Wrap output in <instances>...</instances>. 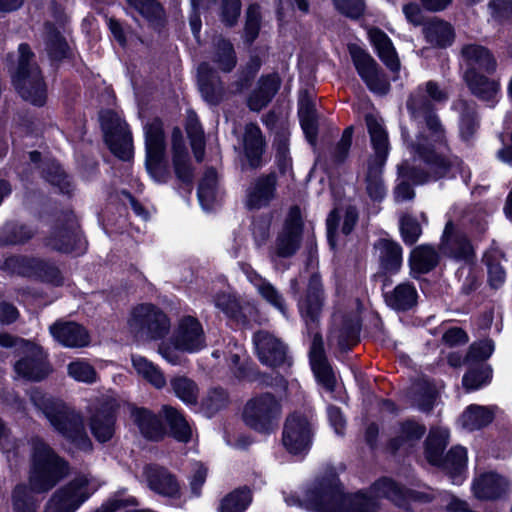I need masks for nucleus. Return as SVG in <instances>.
<instances>
[{"instance_id": "nucleus-1", "label": "nucleus", "mask_w": 512, "mask_h": 512, "mask_svg": "<svg viewBox=\"0 0 512 512\" xmlns=\"http://www.w3.org/2000/svg\"><path fill=\"white\" fill-rule=\"evenodd\" d=\"M448 98V92L432 80L419 85L407 98L406 108L418 131L412 139L403 128L402 137L410 152L427 165L429 172L409 168L407 164L400 165L399 172L416 184L441 178L459 163L457 157L438 152L441 146H446V132L433 103H444Z\"/></svg>"}, {"instance_id": "nucleus-2", "label": "nucleus", "mask_w": 512, "mask_h": 512, "mask_svg": "<svg viewBox=\"0 0 512 512\" xmlns=\"http://www.w3.org/2000/svg\"><path fill=\"white\" fill-rule=\"evenodd\" d=\"M403 491L392 480L383 478L373 484L369 495L359 492L345 496L332 484H320L307 492L309 507L316 512H376V498H388L400 505Z\"/></svg>"}, {"instance_id": "nucleus-3", "label": "nucleus", "mask_w": 512, "mask_h": 512, "mask_svg": "<svg viewBox=\"0 0 512 512\" xmlns=\"http://www.w3.org/2000/svg\"><path fill=\"white\" fill-rule=\"evenodd\" d=\"M324 305L325 293L322 280L317 273H314L310 276L306 290L299 298L297 306L308 333L313 334L309 350L311 368L318 382L332 391L336 380L325 354L322 335L317 331Z\"/></svg>"}, {"instance_id": "nucleus-4", "label": "nucleus", "mask_w": 512, "mask_h": 512, "mask_svg": "<svg viewBox=\"0 0 512 512\" xmlns=\"http://www.w3.org/2000/svg\"><path fill=\"white\" fill-rule=\"evenodd\" d=\"M31 402L40 409L56 431L71 441L78 449L92 450L82 416L73 408L58 399L48 397L41 390L34 388L29 392Z\"/></svg>"}, {"instance_id": "nucleus-5", "label": "nucleus", "mask_w": 512, "mask_h": 512, "mask_svg": "<svg viewBox=\"0 0 512 512\" xmlns=\"http://www.w3.org/2000/svg\"><path fill=\"white\" fill-rule=\"evenodd\" d=\"M8 60L12 84L20 97L34 106H43L47 99V85L30 46L21 43Z\"/></svg>"}, {"instance_id": "nucleus-6", "label": "nucleus", "mask_w": 512, "mask_h": 512, "mask_svg": "<svg viewBox=\"0 0 512 512\" xmlns=\"http://www.w3.org/2000/svg\"><path fill=\"white\" fill-rule=\"evenodd\" d=\"M373 154L369 157L365 174V190L373 201H381L386 196L382 172L389 154V140L382 119L373 114L365 116Z\"/></svg>"}, {"instance_id": "nucleus-7", "label": "nucleus", "mask_w": 512, "mask_h": 512, "mask_svg": "<svg viewBox=\"0 0 512 512\" xmlns=\"http://www.w3.org/2000/svg\"><path fill=\"white\" fill-rule=\"evenodd\" d=\"M29 484L36 493L51 490L68 474V464L40 438L32 439Z\"/></svg>"}, {"instance_id": "nucleus-8", "label": "nucleus", "mask_w": 512, "mask_h": 512, "mask_svg": "<svg viewBox=\"0 0 512 512\" xmlns=\"http://www.w3.org/2000/svg\"><path fill=\"white\" fill-rule=\"evenodd\" d=\"M206 347V337L199 320L187 315L179 319L171 337L158 347L159 354L172 365H181L186 359L182 353H196Z\"/></svg>"}, {"instance_id": "nucleus-9", "label": "nucleus", "mask_w": 512, "mask_h": 512, "mask_svg": "<svg viewBox=\"0 0 512 512\" xmlns=\"http://www.w3.org/2000/svg\"><path fill=\"white\" fill-rule=\"evenodd\" d=\"M281 413L280 401L271 393H263L247 401L242 416L249 428L270 434L277 429Z\"/></svg>"}, {"instance_id": "nucleus-10", "label": "nucleus", "mask_w": 512, "mask_h": 512, "mask_svg": "<svg viewBox=\"0 0 512 512\" xmlns=\"http://www.w3.org/2000/svg\"><path fill=\"white\" fill-rule=\"evenodd\" d=\"M127 324L129 331L138 339H161L170 329L167 315L150 303L135 306L130 312Z\"/></svg>"}, {"instance_id": "nucleus-11", "label": "nucleus", "mask_w": 512, "mask_h": 512, "mask_svg": "<svg viewBox=\"0 0 512 512\" xmlns=\"http://www.w3.org/2000/svg\"><path fill=\"white\" fill-rule=\"evenodd\" d=\"M303 220L298 206H292L284 220L281 230L278 232L269 249L271 260L276 258H290L301 247Z\"/></svg>"}, {"instance_id": "nucleus-12", "label": "nucleus", "mask_w": 512, "mask_h": 512, "mask_svg": "<svg viewBox=\"0 0 512 512\" xmlns=\"http://www.w3.org/2000/svg\"><path fill=\"white\" fill-rule=\"evenodd\" d=\"M89 479L80 475L56 489L44 506V512H76L92 495Z\"/></svg>"}, {"instance_id": "nucleus-13", "label": "nucleus", "mask_w": 512, "mask_h": 512, "mask_svg": "<svg viewBox=\"0 0 512 512\" xmlns=\"http://www.w3.org/2000/svg\"><path fill=\"white\" fill-rule=\"evenodd\" d=\"M99 119L111 152L122 160H129L132 156V136L127 124L111 110L102 111Z\"/></svg>"}, {"instance_id": "nucleus-14", "label": "nucleus", "mask_w": 512, "mask_h": 512, "mask_svg": "<svg viewBox=\"0 0 512 512\" xmlns=\"http://www.w3.org/2000/svg\"><path fill=\"white\" fill-rule=\"evenodd\" d=\"M348 50L360 78L369 90L381 95L386 94L390 89V83L373 57L356 44H350Z\"/></svg>"}, {"instance_id": "nucleus-15", "label": "nucleus", "mask_w": 512, "mask_h": 512, "mask_svg": "<svg viewBox=\"0 0 512 512\" xmlns=\"http://www.w3.org/2000/svg\"><path fill=\"white\" fill-rule=\"evenodd\" d=\"M312 438V426L305 416L294 413L286 418L282 432V443L290 454L307 453L311 447Z\"/></svg>"}, {"instance_id": "nucleus-16", "label": "nucleus", "mask_w": 512, "mask_h": 512, "mask_svg": "<svg viewBox=\"0 0 512 512\" xmlns=\"http://www.w3.org/2000/svg\"><path fill=\"white\" fill-rule=\"evenodd\" d=\"M5 268L26 277H36L53 284L61 283L59 269L50 262L40 258L13 256L4 263Z\"/></svg>"}, {"instance_id": "nucleus-17", "label": "nucleus", "mask_w": 512, "mask_h": 512, "mask_svg": "<svg viewBox=\"0 0 512 512\" xmlns=\"http://www.w3.org/2000/svg\"><path fill=\"white\" fill-rule=\"evenodd\" d=\"M117 404L112 399H100L91 410L89 426L92 435L101 443L112 439L115 434Z\"/></svg>"}, {"instance_id": "nucleus-18", "label": "nucleus", "mask_w": 512, "mask_h": 512, "mask_svg": "<svg viewBox=\"0 0 512 512\" xmlns=\"http://www.w3.org/2000/svg\"><path fill=\"white\" fill-rule=\"evenodd\" d=\"M253 343L260 362L269 367H278L288 359L287 345L272 333L260 330L253 335Z\"/></svg>"}, {"instance_id": "nucleus-19", "label": "nucleus", "mask_w": 512, "mask_h": 512, "mask_svg": "<svg viewBox=\"0 0 512 512\" xmlns=\"http://www.w3.org/2000/svg\"><path fill=\"white\" fill-rule=\"evenodd\" d=\"M46 245L54 250L65 253L82 249L78 224L74 215L68 214L63 220L57 221L46 240Z\"/></svg>"}, {"instance_id": "nucleus-20", "label": "nucleus", "mask_w": 512, "mask_h": 512, "mask_svg": "<svg viewBox=\"0 0 512 512\" xmlns=\"http://www.w3.org/2000/svg\"><path fill=\"white\" fill-rule=\"evenodd\" d=\"M461 64L464 74L470 72L486 73L491 75L497 69V60L493 53L485 46L477 43L464 44L460 49Z\"/></svg>"}, {"instance_id": "nucleus-21", "label": "nucleus", "mask_w": 512, "mask_h": 512, "mask_svg": "<svg viewBox=\"0 0 512 512\" xmlns=\"http://www.w3.org/2000/svg\"><path fill=\"white\" fill-rule=\"evenodd\" d=\"M24 350L26 355L14 365L16 374L29 381H41L49 374L43 350L33 343H26Z\"/></svg>"}, {"instance_id": "nucleus-22", "label": "nucleus", "mask_w": 512, "mask_h": 512, "mask_svg": "<svg viewBox=\"0 0 512 512\" xmlns=\"http://www.w3.org/2000/svg\"><path fill=\"white\" fill-rule=\"evenodd\" d=\"M440 250L444 255L457 260L468 261L473 256V247L469 239L452 221L445 225Z\"/></svg>"}, {"instance_id": "nucleus-23", "label": "nucleus", "mask_w": 512, "mask_h": 512, "mask_svg": "<svg viewBox=\"0 0 512 512\" xmlns=\"http://www.w3.org/2000/svg\"><path fill=\"white\" fill-rule=\"evenodd\" d=\"M277 175L272 172L256 178L246 192V206L248 209H261L267 207L276 196Z\"/></svg>"}, {"instance_id": "nucleus-24", "label": "nucleus", "mask_w": 512, "mask_h": 512, "mask_svg": "<svg viewBox=\"0 0 512 512\" xmlns=\"http://www.w3.org/2000/svg\"><path fill=\"white\" fill-rule=\"evenodd\" d=\"M143 474L152 491L165 497L179 496L180 485L176 476L165 467L150 464L144 467Z\"/></svg>"}, {"instance_id": "nucleus-25", "label": "nucleus", "mask_w": 512, "mask_h": 512, "mask_svg": "<svg viewBox=\"0 0 512 512\" xmlns=\"http://www.w3.org/2000/svg\"><path fill=\"white\" fill-rule=\"evenodd\" d=\"M374 251L381 273L394 275L400 271L403 251L399 243L381 238L374 243Z\"/></svg>"}, {"instance_id": "nucleus-26", "label": "nucleus", "mask_w": 512, "mask_h": 512, "mask_svg": "<svg viewBox=\"0 0 512 512\" xmlns=\"http://www.w3.org/2000/svg\"><path fill=\"white\" fill-rule=\"evenodd\" d=\"M53 338L61 345L69 348L85 347L90 342L87 330L72 321H57L49 327Z\"/></svg>"}, {"instance_id": "nucleus-27", "label": "nucleus", "mask_w": 512, "mask_h": 512, "mask_svg": "<svg viewBox=\"0 0 512 512\" xmlns=\"http://www.w3.org/2000/svg\"><path fill=\"white\" fill-rule=\"evenodd\" d=\"M509 482L502 475L486 472L477 476L472 483L474 496L479 500H495L506 493Z\"/></svg>"}, {"instance_id": "nucleus-28", "label": "nucleus", "mask_w": 512, "mask_h": 512, "mask_svg": "<svg viewBox=\"0 0 512 512\" xmlns=\"http://www.w3.org/2000/svg\"><path fill=\"white\" fill-rule=\"evenodd\" d=\"M198 85L202 97L212 105L220 103L224 95V87L219 75L206 62L198 67Z\"/></svg>"}, {"instance_id": "nucleus-29", "label": "nucleus", "mask_w": 512, "mask_h": 512, "mask_svg": "<svg viewBox=\"0 0 512 512\" xmlns=\"http://www.w3.org/2000/svg\"><path fill=\"white\" fill-rule=\"evenodd\" d=\"M265 147L266 142L259 126L254 123L247 124L243 134V148L250 168L256 169L262 165Z\"/></svg>"}, {"instance_id": "nucleus-30", "label": "nucleus", "mask_w": 512, "mask_h": 512, "mask_svg": "<svg viewBox=\"0 0 512 512\" xmlns=\"http://www.w3.org/2000/svg\"><path fill=\"white\" fill-rule=\"evenodd\" d=\"M132 418L145 438L157 441L164 436L165 430L161 420L150 410L134 408Z\"/></svg>"}, {"instance_id": "nucleus-31", "label": "nucleus", "mask_w": 512, "mask_h": 512, "mask_svg": "<svg viewBox=\"0 0 512 512\" xmlns=\"http://www.w3.org/2000/svg\"><path fill=\"white\" fill-rule=\"evenodd\" d=\"M417 300V289L409 282L400 283L391 292L385 294L387 305L397 311L412 309L416 306Z\"/></svg>"}, {"instance_id": "nucleus-32", "label": "nucleus", "mask_w": 512, "mask_h": 512, "mask_svg": "<svg viewBox=\"0 0 512 512\" xmlns=\"http://www.w3.org/2000/svg\"><path fill=\"white\" fill-rule=\"evenodd\" d=\"M369 39L377 50L379 58L391 71H398L400 63L389 37L378 28L368 31Z\"/></svg>"}, {"instance_id": "nucleus-33", "label": "nucleus", "mask_w": 512, "mask_h": 512, "mask_svg": "<svg viewBox=\"0 0 512 512\" xmlns=\"http://www.w3.org/2000/svg\"><path fill=\"white\" fill-rule=\"evenodd\" d=\"M486 73L470 72L463 79L473 95L483 101H491L499 91L497 81L487 77Z\"/></svg>"}, {"instance_id": "nucleus-34", "label": "nucleus", "mask_w": 512, "mask_h": 512, "mask_svg": "<svg viewBox=\"0 0 512 512\" xmlns=\"http://www.w3.org/2000/svg\"><path fill=\"white\" fill-rule=\"evenodd\" d=\"M427 42L436 47H447L454 41V29L448 22L433 18L423 28Z\"/></svg>"}, {"instance_id": "nucleus-35", "label": "nucleus", "mask_w": 512, "mask_h": 512, "mask_svg": "<svg viewBox=\"0 0 512 512\" xmlns=\"http://www.w3.org/2000/svg\"><path fill=\"white\" fill-rule=\"evenodd\" d=\"M439 262V255L434 247L420 245L415 247L409 257L411 272L424 274L434 269Z\"/></svg>"}, {"instance_id": "nucleus-36", "label": "nucleus", "mask_w": 512, "mask_h": 512, "mask_svg": "<svg viewBox=\"0 0 512 512\" xmlns=\"http://www.w3.org/2000/svg\"><path fill=\"white\" fill-rule=\"evenodd\" d=\"M144 130L146 157L165 155L166 143L162 121L155 118L146 124Z\"/></svg>"}, {"instance_id": "nucleus-37", "label": "nucleus", "mask_w": 512, "mask_h": 512, "mask_svg": "<svg viewBox=\"0 0 512 512\" xmlns=\"http://www.w3.org/2000/svg\"><path fill=\"white\" fill-rule=\"evenodd\" d=\"M212 61L223 72H230L236 66L237 58L232 43L221 36L214 39Z\"/></svg>"}, {"instance_id": "nucleus-38", "label": "nucleus", "mask_w": 512, "mask_h": 512, "mask_svg": "<svg viewBox=\"0 0 512 512\" xmlns=\"http://www.w3.org/2000/svg\"><path fill=\"white\" fill-rule=\"evenodd\" d=\"M455 107L460 113V135L464 140H469L476 133L479 127L476 105L473 102L459 100L455 104Z\"/></svg>"}, {"instance_id": "nucleus-39", "label": "nucleus", "mask_w": 512, "mask_h": 512, "mask_svg": "<svg viewBox=\"0 0 512 512\" xmlns=\"http://www.w3.org/2000/svg\"><path fill=\"white\" fill-rule=\"evenodd\" d=\"M425 426L407 420L399 425L397 436L390 441L393 451H396L404 446H412L415 442L419 441L425 434Z\"/></svg>"}, {"instance_id": "nucleus-40", "label": "nucleus", "mask_w": 512, "mask_h": 512, "mask_svg": "<svg viewBox=\"0 0 512 512\" xmlns=\"http://www.w3.org/2000/svg\"><path fill=\"white\" fill-rule=\"evenodd\" d=\"M449 431L444 428H432L426 439V458L429 463L439 465L442 454L448 444Z\"/></svg>"}, {"instance_id": "nucleus-41", "label": "nucleus", "mask_w": 512, "mask_h": 512, "mask_svg": "<svg viewBox=\"0 0 512 512\" xmlns=\"http://www.w3.org/2000/svg\"><path fill=\"white\" fill-rule=\"evenodd\" d=\"M162 412L170 427L171 435L179 442L187 443L192 436V430L184 416L171 406H163Z\"/></svg>"}, {"instance_id": "nucleus-42", "label": "nucleus", "mask_w": 512, "mask_h": 512, "mask_svg": "<svg viewBox=\"0 0 512 512\" xmlns=\"http://www.w3.org/2000/svg\"><path fill=\"white\" fill-rule=\"evenodd\" d=\"M172 139L174 149L173 164L175 174L181 181L190 183L192 181V170L188 163L185 149L181 143V131L178 128L173 130Z\"/></svg>"}, {"instance_id": "nucleus-43", "label": "nucleus", "mask_w": 512, "mask_h": 512, "mask_svg": "<svg viewBox=\"0 0 512 512\" xmlns=\"http://www.w3.org/2000/svg\"><path fill=\"white\" fill-rule=\"evenodd\" d=\"M186 132L190 139L194 157L198 162H201L205 154L204 132L194 111L187 112Z\"/></svg>"}, {"instance_id": "nucleus-44", "label": "nucleus", "mask_w": 512, "mask_h": 512, "mask_svg": "<svg viewBox=\"0 0 512 512\" xmlns=\"http://www.w3.org/2000/svg\"><path fill=\"white\" fill-rule=\"evenodd\" d=\"M45 48L49 57L53 60L64 59L69 52L66 39L51 23L45 24Z\"/></svg>"}, {"instance_id": "nucleus-45", "label": "nucleus", "mask_w": 512, "mask_h": 512, "mask_svg": "<svg viewBox=\"0 0 512 512\" xmlns=\"http://www.w3.org/2000/svg\"><path fill=\"white\" fill-rule=\"evenodd\" d=\"M170 386L175 396L185 404L196 405L198 403L199 388L194 380L179 375L170 380Z\"/></svg>"}, {"instance_id": "nucleus-46", "label": "nucleus", "mask_w": 512, "mask_h": 512, "mask_svg": "<svg viewBox=\"0 0 512 512\" xmlns=\"http://www.w3.org/2000/svg\"><path fill=\"white\" fill-rule=\"evenodd\" d=\"M34 234L35 231L24 224L7 223L0 229V246L25 243Z\"/></svg>"}, {"instance_id": "nucleus-47", "label": "nucleus", "mask_w": 512, "mask_h": 512, "mask_svg": "<svg viewBox=\"0 0 512 512\" xmlns=\"http://www.w3.org/2000/svg\"><path fill=\"white\" fill-rule=\"evenodd\" d=\"M493 419V413L484 406L471 405L461 416L462 426L470 431L488 425Z\"/></svg>"}, {"instance_id": "nucleus-48", "label": "nucleus", "mask_w": 512, "mask_h": 512, "mask_svg": "<svg viewBox=\"0 0 512 512\" xmlns=\"http://www.w3.org/2000/svg\"><path fill=\"white\" fill-rule=\"evenodd\" d=\"M217 172L214 168H208L202 177L198 187V199L203 209L209 210L216 198Z\"/></svg>"}, {"instance_id": "nucleus-49", "label": "nucleus", "mask_w": 512, "mask_h": 512, "mask_svg": "<svg viewBox=\"0 0 512 512\" xmlns=\"http://www.w3.org/2000/svg\"><path fill=\"white\" fill-rule=\"evenodd\" d=\"M251 492L247 488H238L227 494L220 502L219 512H244L251 503Z\"/></svg>"}, {"instance_id": "nucleus-50", "label": "nucleus", "mask_w": 512, "mask_h": 512, "mask_svg": "<svg viewBox=\"0 0 512 512\" xmlns=\"http://www.w3.org/2000/svg\"><path fill=\"white\" fill-rule=\"evenodd\" d=\"M261 297L282 315L287 316V306L283 295L270 282L256 276V281L251 280Z\"/></svg>"}, {"instance_id": "nucleus-51", "label": "nucleus", "mask_w": 512, "mask_h": 512, "mask_svg": "<svg viewBox=\"0 0 512 512\" xmlns=\"http://www.w3.org/2000/svg\"><path fill=\"white\" fill-rule=\"evenodd\" d=\"M414 404L424 412L432 409L435 398V387L427 380H419L411 388Z\"/></svg>"}, {"instance_id": "nucleus-52", "label": "nucleus", "mask_w": 512, "mask_h": 512, "mask_svg": "<svg viewBox=\"0 0 512 512\" xmlns=\"http://www.w3.org/2000/svg\"><path fill=\"white\" fill-rule=\"evenodd\" d=\"M467 451L462 446L452 447L438 466H441L454 479L466 468Z\"/></svg>"}, {"instance_id": "nucleus-53", "label": "nucleus", "mask_w": 512, "mask_h": 512, "mask_svg": "<svg viewBox=\"0 0 512 512\" xmlns=\"http://www.w3.org/2000/svg\"><path fill=\"white\" fill-rule=\"evenodd\" d=\"M132 363L138 374L142 375L157 389L166 385V379L163 373L152 362L142 356H133Z\"/></svg>"}, {"instance_id": "nucleus-54", "label": "nucleus", "mask_w": 512, "mask_h": 512, "mask_svg": "<svg viewBox=\"0 0 512 512\" xmlns=\"http://www.w3.org/2000/svg\"><path fill=\"white\" fill-rule=\"evenodd\" d=\"M229 403L228 393L222 388H213L209 390L202 400V408L209 416H213L220 410L227 407Z\"/></svg>"}, {"instance_id": "nucleus-55", "label": "nucleus", "mask_w": 512, "mask_h": 512, "mask_svg": "<svg viewBox=\"0 0 512 512\" xmlns=\"http://www.w3.org/2000/svg\"><path fill=\"white\" fill-rule=\"evenodd\" d=\"M215 306L227 317L236 321H244L242 307L238 299L230 294L220 293L214 297Z\"/></svg>"}, {"instance_id": "nucleus-56", "label": "nucleus", "mask_w": 512, "mask_h": 512, "mask_svg": "<svg viewBox=\"0 0 512 512\" xmlns=\"http://www.w3.org/2000/svg\"><path fill=\"white\" fill-rule=\"evenodd\" d=\"M261 26V9L258 4L248 6L245 14L244 38L247 43H252L258 37Z\"/></svg>"}, {"instance_id": "nucleus-57", "label": "nucleus", "mask_w": 512, "mask_h": 512, "mask_svg": "<svg viewBox=\"0 0 512 512\" xmlns=\"http://www.w3.org/2000/svg\"><path fill=\"white\" fill-rule=\"evenodd\" d=\"M492 370L488 365H482L469 370L463 376V386L467 391L476 390L490 382Z\"/></svg>"}, {"instance_id": "nucleus-58", "label": "nucleus", "mask_w": 512, "mask_h": 512, "mask_svg": "<svg viewBox=\"0 0 512 512\" xmlns=\"http://www.w3.org/2000/svg\"><path fill=\"white\" fill-rule=\"evenodd\" d=\"M44 178L53 186L59 188L61 193L70 192V181L58 163L50 162L43 168Z\"/></svg>"}, {"instance_id": "nucleus-59", "label": "nucleus", "mask_w": 512, "mask_h": 512, "mask_svg": "<svg viewBox=\"0 0 512 512\" xmlns=\"http://www.w3.org/2000/svg\"><path fill=\"white\" fill-rule=\"evenodd\" d=\"M44 178L53 186L59 188L61 193L70 192V181L58 163L50 162L43 168Z\"/></svg>"}, {"instance_id": "nucleus-60", "label": "nucleus", "mask_w": 512, "mask_h": 512, "mask_svg": "<svg viewBox=\"0 0 512 512\" xmlns=\"http://www.w3.org/2000/svg\"><path fill=\"white\" fill-rule=\"evenodd\" d=\"M44 178L53 186L59 188L61 193L70 192V181L58 163L50 162L43 168Z\"/></svg>"}, {"instance_id": "nucleus-61", "label": "nucleus", "mask_w": 512, "mask_h": 512, "mask_svg": "<svg viewBox=\"0 0 512 512\" xmlns=\"http://www.w3.org/2000/svg\"><path fill=\"white\" fill-rule=\"evenodd\" d=\"M14 512H36V506L28 487L24 484L15 486L12 492Z\"/></svg>"}, {"instance_id": "nucleus-62", "label": "nucleus", "mask_w": 512, "mask_h": 512, "mask_svg": "<svg viewBox=\"0 0 512 512\" xmlns=\"http://www.w3.org/2000/svg\"><path fill=\"white\" fill-rule=\"evenodd\" d=\"M127 3L151 22L162 18L163 8L156 0H127Z\"/></svg>"}, {"instance_id": "nucleus-63", "label": "nucleus", "mask_w": 512, "mask_h": 512, "mask_svg": "<svg viewBox=\"0 0 512 512\" xmlns=\"http://www.w3.org/2000/svg\"><path fill=\"white\" fill-rule=\"evenodd\" d=\"M146 168L156 182L165 183L170 176L165 155L147 156Z\"/></svg>"}, {"instance_id": "nucleus-64", "label": "nucleus", "mask_w": 512, "mask_h": 512, "mask_svg": "<svg viewBox=\"0 0 512 512\" xmlns=\"http://www.w3.org/2000/svg\"><path fill=\"white\" fill-rule=\"evenodd\" d=\"M400 230L404 242L408 245L414 244L422 233L419 222L409 215L402 216Z\"/></svg>"}]
</instances>
